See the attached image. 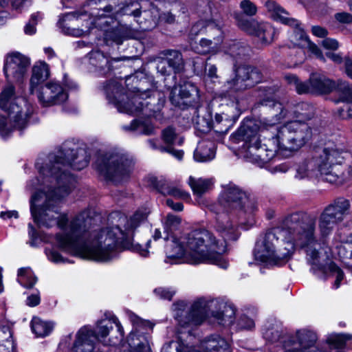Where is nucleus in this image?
Here are the masks:
<instances>
[{
	"label": "nucleus",
	"mask_w": 352,
	"mask_h": 352,
	"mask_svg": "<svg viewBox=\"0 0 352 352\" xmlns=\"http://www.w3.org/2000/svg\"><path fill=\"white\" fill-rule=\"evenodd\" d=\"M41 298L38 292L34 293L29 296L26 300V304L30 307H35L40 303Z\"/></svg>",
	"instance_id": "obj_52"
},
{
	"label": "nucleus",
	"mask_w": 352,
	"mask_h": 352,
	"mask_svg": "<svg viewBox=\"0 0 352 352\" xmlns=\"http://www.w3.org/2000/svg\"><path fill=\"white\" fill-rule=\"evenodd\" d=\"M28 233L29 236L32 239V241L30 242V244L33 245L34 241L36 239V232L32 224L28 225Z\"/></svg>",
	"instance_id": "obj_63"
},
{
	"label": "nucleus",
	"mask_w": 352,
	"mask_h": 352,
	"mask_svg": "<svg viewBox=\"0 0 352 352\" xmlns=\"http://www.w3.org/2000/svg\"><path fill=\"white\" fill-rule=\"evenodd\" d=\"M162 139L164 142L170 147L175 144L181 145L183 142V138H177L175 129L172 127H167L162 131Z\"/></svg>",
	"instance_id": "obj_39"
},
{
	"label": "nucleus",
	"mask_w": 352,
	"mask_h": 352,
	"mask_svg": "<svg viewBox=\"0 0 352 352\" xmlns=\"http://www.w3.org/2000/svg\"><path fill=\"white\" fill-rule=\"evenodd\" d=\"M166 204L168 206H169L171 209L175 210V211H182L183 210L184 206L181 202H176L175 203L172 199H168L166 200Z\"/></svg>",
	"instance_id": "obj_57"
},
{
	"label": "nucleus",
	"mask_w": 352,
	"mask_h": 352,
	"mask_svg": "<svg viewBox=\"0 0 352 352\" xmlns=\"http://www.w3.org/2000/svg\"><path fill=\"white\" fill-rule=\"evenodd\" d=\"M0 217L4 219H10L12 217L17 218L18 212L15 210L1 212L0 214Z\"/></svg>",
	"instance_id": "obj_62"
},
{
	"label": "nucleus",
	"mask_w": 352,
	"mask_h": 352,
	"mask_svg": "<svg viewBox=\"0 0 352 352\" xmlns=\"http://www.w3.org/2000/svg\"><path fill=\"white\" fill-rule=\"evenodd\" d=\"M126 14V8H123L113 10L111 6H108L102 10V13L99 14L95 24L104 31V36L107 41H111L118 45H120L126 38L127 28L117 21L118 16Z\"/></svg>",
	"instance_id": "obj_12"
},
{
	"label": "nucleus",
	"mask_w": 352,
	"mask_h": 352,
	"mask_svg": "<svg viewBox=\"0 0 352 352\" xmlns=\"http://www.w3.org/2000/svg\"><path fill=\"white\" fill-rule=\"evenodd\" d=\"M326 56L336 64H341L342 63H344V58L343 59L340 54L327 52Z\"/></svg>",
	"instance_id": "obj_56"
},
{
	"label": "nucleus",
	"mask_w": 352,
	"mask_h": 352,
	"mask_svg": "<svg viewBox=\"0 0 352 352\" xmlns=\"http://www.w3.org/2000/svg\"><path fill=\"white\" fill-rule=\"evenodd\" d=\"M216 146L212 141L201 140L194 152V159L199 162H206L215 157Z\"/></svg>",
	"instance_id": "obj_27"
},
{
	"label": "nucleus",
	"mask_w": 352,
	"mask_h": 352,
	"mask_svg": "<svg viewBox=\"0 0 352 352\" xmlns=\"http://www.w3.org/2000/svg\"><path fill=\"white\" fill-rule=\"evenodd\" d=\"M0 135L9 136L14 129L22 130L33 113L32 105L22 97H16L14 87L8 85L0 94Z\"/></svg>",
	"instance_id": "obj_8"
},
{
	"label": "nucleus",
	"mask_w": 352,
	"mask_h": 352,
	"mask_svg": "<svg viewBox=\"0 0 352 352\" xmlns=\"http://www.w3.org/2000/svg\"><path fill=\"white\" fill-rule=\"evenodd\" d=\"M316 334L307 329L297 331L296 337L285 342L284 352H320L316 345Z\"/></svg>",
	"instance_id": "obj_16"
},
{
	"label": "nucleus",
	"mask_w": 352,
	"mask_h": 352,
	"mask_svg": "<svg viewBox=\"0 0 352 352\" xmlns=\"http://www.w3.org/2000/svg\"><path fill=\"white\" fill-rule=\"evenodd\" d=\"M96 336L89 326L81 327L76 333L72 352H100L96 344Z\"/></svg>",
	"instance_id": "obj_21"
},
{
	"label": "nucleus",
	"mask_w": 352,
	"mask_h": 352,
	"mask_svg": "<svg viewBox=\"0 0 352 352\" xmlns=\"http://www.w3.org/2000/svg\"><path fill=\"white\" fill-rule=\"evenodd\" d=\"M289 169V166L287 164H282L275 167L276 172L285 173Z\"/></svg>",
	"instance_id": "obj_64"
},
{
	"label": "nucleus",
	"mask_w": 352,
	"mask_h": 352,
	"mask_svg": "<svg viewBox=\"0 0 352 352\" xmlns=\"http://www.w3.org/2000/svg\"><path fill=\"white\" fill-rule=\"evenodd\" d=\"M126 131L135 132L138 134L150 135L154 133L155 127L150 120L141 121L133 120L130 124L122 126Z\"/></svg>",
	"instance_id": "obj_29"
},
{
	"label": "nucleus",
	"mask_w": 352,
	"mask_h": 352,
	"mask_svg": "<svg viewBox=\"0 0 352 352\" xmlns=\"http://www.w3.org/2000/svg\"><path fill=\"white\" fill-rule=\"evenodd\" d=\"M199 98L198 89L190 82H185L174 87L170 94L171 103L182 109L197 102Z\"/></svg>",
	"instance_id": "obj_17"
},
{
	"label": "nucleus",
	"mask_w": 352,
	"mask_h": 352,
	"mask_svg": "<svg viewBox=\"0 0 352 352\" xmlns=\"http://www.w3.org/2000/svg\"><path fill=\"white\" fill-rule=\"evenodd\" d=\"M311 94H326L333 90L337 92L338 82L320 74H312L309 78Z\"/></svg>",
	"instance_id": "obj_24"
},
{
	"label": "nucleus",
	"mask_w": 352,
	"mask_h": 352,
	"mask_svg": "<svg viewBox=\"0 0 352 352\" xmlns=\"http://www.w3.org/2000/svg\"><path fill=\"white\" fill-rule=\"evenodd\" d=\"M263 334L266 340L272 341L278 336V332L270 329H263Z\"/></svg>",
	"instance_id": "obj_59"
},
{
	"label": "nucleus",
	"mask_w": 352,
	"mask_h": 352,
	"mask_svg": "<svg viewBox=\"0 0 352 352\" xmlns=\"http://www.w3.org/2000/svg\"><path fill=\"white\" fill-rule=\"evenodd\" d=\"M163 57L165 61H167L168 65L172 68L174 73L179 72L183 69V59L182 54L177 50H166L163 52Z\"/></svg>",
	"instance_id": "obj_31"
},
{
	"label": "nucleus",
	"mask_w": 352,
	"mask_h": 352,
	"mask_svg": "<svg viewBox=\"0 0 352 352\" xmlns=\"http://www.w3.org/2000/svg\"><path fill=\"white\" fill-rule=\"evenodd\" d=\"M347 339H349V338L346 335L337 334L328 338V342L329 344H333L336 348H340L344 344V341Z\"/></svg>",
	"instance_id": "obj_47"
},
{
	"label": "nucleus",
	"mask_w": 352,
	"mask_h": 352,
	"mask_svg": "<svg viewBox=\"0 0 352 352\" xmlns=\"http://www.w3.org/2000/svg\"><path fill=\"white\" fill-rule=\"evenodd\" d=\"M297 54L298 55V59L296 60V61L295 63L289 65H288L289 67H296L298 65H299V64H300L301 63L303 62V60L305 59V54H304V52H302V50L301 49H299L297 51Z\"/></svg>",
	"instance_id": "obj_61"
},
{
	"label": "nucleus",
	"mask_w": 352,
	"mask_h": 352,
	"mask_svg": "<svg viewBox=\"0 0 352 352\" xmlns=\"http://www.w3.org/2000/svg\"><path fill=\"white\" fill-rule=\"evenodd\" d=\"M241 114L238 101H232L230 105L226 104L223 111L217 113L213 120L216 131L219 133H227L236 123Z\"/></svg>",
	"instance_id": "obj_20"
},
{
	"label": "nucleus",
	"mask_w": 352,
	"mask_h": 352,
	"mask_svg": "<svg viewBox=\"0 0 352 352\" xmlns=\"http://www.w3.org/2000/svg\"><path fill=\"white\" fill-rule=\"evenodd\" d=\"M160 191L164 195H168L174 197L181 198L183 199H187L190 197L189 193L183 190L181 187L173 186L169 184L162 186L160 189Z\"/></svg>",
	"instance_id": "obj_37"
},
{
	"label": "nucleus",
	"mask_w": 352,
	"mask_h": 352,
	"mask_svg": "<svg viewBox=\"0 0 352 352\" xmlns=\"http://www.w3.org/2000/svg\"><path fill=\"white\" fill-rule=\"evenodd\" d=\"M322 47L327 50H336L339 47L338 42L333 38H327L321 41Z\"/></svg>",
	"instance_id": "obj_51"
},
{
	"label": "nucleus",
	"mask_w": 352,
	"mask_h": 352,
	"mask_svg": "<svg viewBox=\"0 0 352 352\" xmlns=\"http://www.w3.org/2000/svg\"><path fill=\"white\" fill-rule=\"evenodd\" d=\"M148 143L150 147L152 148L153 149H157L162 153H168L179 160H182L183 157L184 152L182 150H176L169 146H158L157 144V140H149L148 141Z\"/></svg>",
	"instance_id": "obj_40"
},
{
	"label": "nucleus",
	"mask_w": 352,
	"mask_h": 352,
	"mask_svg": "<svg viewBox=\"0 0 352 352\" xmlns=\"http://www.w3.org/2000/svg\"><path fill=\"white\" fill-rule=\"evenodd\" d=\"M350 208L351 203L349 200L344 197H338L326 206L324 210L331 215L333 218L341 223L349 214Z\"/></svg>",
	"instance_id": "obj_26"
},
{
	"label": "nucleus",
	"mask_w": 352,
	"mask_h": 352,
	"mask_svg": "<svg viewBox=\"0 0 352 352\" xmlns=\"http://www.w3.org/2000/svg\"><path fill=\"white\" fill-rule=\"evenodd\" d=\"M30 58L19 52L8 54L5 58L3 71L6 78L19 81L26 74Z\"/></svg>",
	"instance_id": "obj_18"
},
{
	"label": "nucleus",
	"mask_w": 352,
	"mask_h": 352,
	"mask_svg": "<svg viewBox=\"0 0 352 352\" xmlns=\"http://www.w3.org/2000/svg\"><path fill=\"white\" fill-rule=\"evenodd\" d=\"M239 27L249 34L257 36L263 43H270L275 35V30L269 23H259L254 20L238 19Z\"/></svg>",
	"instance_id": "obj_19"
},
{
	"label": "nucleus",
	"mask_w": 352,
	"mask_h": 352,
	"mask_svg": "<svg viewBox=\"0 0 352 352\" xmlns=\"http://www.w3.org/2000/svg\"><path fill=\"white\" fill-rule=\"evenodd\" d=\"M211 44V41L208 39H201L199 43V47H197V52L203 54L210 53L211 52L210 47Z\"/></svg>",
	"instance_id": "obj_50"
},
{
	"label": "nucleus",
	"mask_w": 352,
	"mask_h": 352,
	"mask_svg": "<svg viewBox=\"0 0 352 352\" xmlns=\"http://www.w3.org/2000/svg\"><path fill=\"white\" fill-rule=\"evenodd\" d=\"M107 98L119 112L131 115L142 114L145 117H153L161 121L162 108L165 103V96L157 89L146 91L124 93L121 85L116 80L109 82L104 88Z\"/></svg>",
	"instance_id": "obj_7"
},
{
	"label": "nucleus",
	"mask_w": 352,
	"mask_h": 352,
	"mask_svg": "<svg viewBox=\"0 0 352 352\" xmlns=\"http://www.w3.org/2000/svg\"><path fill=\"white\" fill-rule=\"evenodd\" d=\"M346 152L331 143L314 148L305 158L296 164L294 177L309 180L320 177L331 184L341 183L340 166Z\"/></svg>",
	"instance_id": "obj_6"
},
{
	"label": "nucleus",
	"mask_w": 352,
	"mask_h": 352,
	"mask_svg": "<svg viewBox=\"0 0 352 352\" xmlns=\"http://www.w3.org/2000/svg\"><path fill=\"white\" fill-rule=\"evenodd\" d=\"M338 99L334 100V102L338 101H349L352 102V85L346 81H338L337 86Z\"/></svg>",
	"instance_id": "obj_36"
},
{
	"label": "nucleus",
	"mask_w": 352,
	"mask_h": 352,
	"mask_svg": "<svg viewBox=\"0 0 352 352\" xmlns=\"http://www.w3.org/2000/svg\"><path fill=\"white\" fill-rule=\"evenodd\" d=\"M17 281L25 288H30L37 281L32 270L30 267H22L18 270Z\"/></svg>",
	"instance_id": "obj_35"
},
{
	"label": "nucleus",
	"mask_w": 352,
	"mask_h": 352,
	"mask_svg": "<svg viewBox=\"0 0 352 352\" xmlns=\"http://www.w3.org/2000/svg\"><path fill=\"white\" fill-rule=\"evenodd\" d=\"M346 241L352 244V233L348 236ZM337 248L338 254L343 259L344 263L347 267L352 269V250L348 252L342 245L338 246Z\"/></svg>",
	"instance_id": "obj_41"
},
{
	"label": "nucleus",
	"mask_w": 352,
	"mask_h": 352,
	"mask_svg": "<svg viewBox=\"0 0 352 352\" xmlns=\"http://www.w3.org/2000/svg\"><path fill=\"white\" fill-rule=\"evenodd\" d=\"M315 217L303 212L287 216L282 228H274L260 236L254 250L256 261L267 265H279L288 259L296 248L302 249L312 269L322 271L327 276L335 277L337 289L344 278L342 270L333 262H329L331 251L316 237Z\"/></svg>",
	"instance_id": "obj_2"
},
{
	"label": "nucleus",
	"mask_w": 352,
	"mask_h": 352,
	"mask_svg": "<svg viewBox=\"0 0 352 352\" xmlns=\"http://www.w3.org/2000/svg\"><path fill=\"white\" fill-rule=\"evenodd\" d=\"M155 294L162 299L170 300L175 294V291L169 288L159 287L154 290Z\"/></svg>",
	"instance_id": "obj_48"
},
{
	"label": "nucleus",
	"mask_w": 352,
	"mask_h": 352,
	"mask_svg": "<svg viewBox=\"0 0 352 352\" xmlns=\"http://www.w3.org/2000/svg\"><path fill=\"white\" fill-rule=\"evenodd\" d=\"M180 223L179 217L173 214H168L164 221V240L168 241L165 250L166 263H210L223 269L228 267V262L223 256L227 251L224 240L204 228L195 229L178 237L172 236Z\"/></svg>",
	"instance_id": "obj_4"
},
{
	"label": "nucleus",
	"mask_w": 352,
	"mask_h": 352,
	"mask_svg": "<svg viewBox=\"0 0 352 352\" xmlns=\"http://www.w3.org/2000/svg\"><path fill=\"white\" fill-rule=\"evenodd\" d=\"M214 26L215 24L212 21H208L206 23L204 21H199L192 27L190 32V35L192 36H195L204 30V28L212 29Z\"/></svg>",
	"instance_id": "obj_43"
},
{
	"label": "nucleus",
	"mask_w": 352,
	"mask_h": 352,
	"mask_svg": "<svg viewBox=\"0 0 352 352\" xmlns=\"http://www.w3.org/2000/svg\"><path fill=\"white\" fill-rule=\"evenodd\" d=\"M12 333L9 327H0V352H14Z\"/></svg>",
	"instance_id": "obj_32"
},
{
	"label": "nucleus",
	"mask_w": 352,
	"mask_h": 352,
	"mask_svg": "<svg viewBox=\"0 0 352 352\" xmlns=\"http://www.w3.org/2000/svg\"><path fill=\"white\" fill-rule=\"evenodd\" d=\"M261 80V74L256 68L250 66L239 67L235 72V77L228 80L224 85L227 92H236L254 86Z\"/></svg>",
	"instance_id": "obj_15"
},
{
	"label": "nucleus",
	"mask_w": 352,
	"mask_h": 352,
	"mask_svg": "<svg viewBox=\"0 0 352 352\" xmlns=\"http://www.w3.org/2000/svg\"><path fill=\"white\" fill-rule=\"evenodd\" d=\"M285 79L289 84H294L296 91L299 94H311V85L309 80L306 82H299L294 75H288L285 76Z\"/></svg>",
	"instance_id": "obj_38"
},
{
	"label": "nucleus",
	"mask_w": 352,
	"mask_h": 352,
	"mask_svg": "<svg viewBox=\"0 0 352 352\" xmlns=\"http://www.w3.org/2000/svg\"><path fill=\"white\" fill-rule=\"evenodd\" d=\"M188 184L191 187L194 194L201 195L212 188L213 182L211 179H195L190 176L188 179Z\"/></svg>",
	"instance_id": "obj_33"
},
{
	"label": "nucleus",
	"mask_w": 352,
	"mask_h": 352,
	"mask_svg": "<svg viewBox=\"0 0 352 352\" xmlns=\"http://www.w3.org/2000/svg\"><path fill=\"white\" fill-rule=\"evenodd\" d=\"M90 64L105 73L111 69L110 60L100 51L91 52L89 54Z\"/></svg>",
	"instance_id": "obj_34"
},
{
	"label": "nucleus",
	"mask_w": 352,
	"mask_h": 352,
	"mask_svg": "<svg viewBox=\"0 0 352 352\" xmlns=\"http://www.w3.org/2000/svg\"><path fill=\"white\" fill-rule=\"evenodd\" d=\"M344 69L346 75L352 79V60L348 57L344 58Z\"/></svg>",
	"instance_id": "obj_58"
},
{
	"label": "nucleus",
	"mask_w": 352,
	"mask_h": 352,
	"mask_svg": "<svg viewBox=\"0 0 352 352\" xmlns=\"http://www.w3.org/2000/svg\"><path fill=\"white\" fill-rule=\"evenodd\" d=\"M174 317L178 322L181 329L179 331L178 342H170L165 344L161 352H187L191 350L189 343H184L186 336L191 340L190 331L192 327L199 325L206 317L205 302L203 300L195 301L190 307L184 301H178L173 304Z\"/></svg>",
	"instance_id": "obj_9"
},
{
	"label": "nucleus",
	"mask_w": 352,
	"mask_h": 352,
	"mask_svg": "<svg viewBox=\"0 0 352 352\" xmlns=\"http://www.w3.org/2000/svg\"><path fill=\"white\" fill-rule=\"evenodd\" d=\"M76 85L65 76L63 82L50 80L35 91L39 104L43 107L60 105L68 99V91Z\"/></svg>",
	"instance_id": "obj_13"
},
{
	"label": "nucleus",
	"mask_w": 352,
	"mask_h": 352,
	"mask_svg": "<svg viewBox=\"0 0 352 352\" xmlns=\"http://www.w3.org/2000/svg\"><path fill=\"white\" fill-rule=\"evenodd\" d=\"M207 66L208 67V69H206L207 77L209 78L211 80L217 79L218 78L217 67L214 65H209Z\"/></svg>",
	"instance_id": "obj_53"
},
{
	"label": "nucleus",
	"mask_w": 352,
	"mask_h": 352,
	"mask_svg": "<svg viewBox=\"0 0 352 352\" xmlns=\"http://www.w3.org/2000/svg\"><path fill=\"white\" fill-rule=\"evenodd\" d=\"M265 105L272 106L271 120L265 119L259 126L256 121L245 119L231 137L233 142H243L241 148L243 157L260 166L273 159L278 151L298 150L312 135L311 129L305 120L313 117V107L301 104L296 111V118L300 120L274 128L287 117V111L278 102L265 101Z\"/></svg>",
	"instance_id": "obj_3"
},
{
	"label": "nucleus",
	"mask_w": 352,
	"mask_h": 352,
	"mask_svg": "<svg viewBox=\"0 0 352 352\" xmlns=\"http://www.w3.org/2000/svg\"><path fill=\"white\" fill-rule=\"evenodd\" d=\"M50 76L48 65L44 61L36 62L32 67V74L30 80V92L34 94L43 82Z\"/></svg>",
	"instance_id": "obj_25"
},
{
	"label": "nucleus",
	"mask_w": 352,
	"mask_h": 352,
	"mask_svg": "<svg viewBox=\"0 0 352 352\" xmlns=\"http://www.w3.org/2000/svg\"><path fill=\"white\" fill-rule=\"evenodd\" d=\"M313 34L318 37H324L327 34V31L320 26H314L312 28Z\"/></svg>",
	"instance_id": "obj_60"
},
{
	"label": "nucleus",
	"mask_w": 352,
	"mask_h": 352,
	"mask_svg": "<svg viewBox=\"0 0 352 352\" xmlns=\"http://www.w3.org/2000/svg\"><path fill=\"white\" fill-rule=\"evenodd\" d=\"M157 70L162 76H170L173 71L172 68L168 65L167 61H165L163 58L158 62Z\"/></svg>",
	"instance_id": "obj_49"
},
{
	"label": "nucleus",
	"mask_w": 352,
	"mask_h": 352,
	"mask_svg": "<svg viewBox=\"0 0 352 352\" xmlns=\"http://www.w3.org/2000/svg\"><path fill=\"white\" fill-rule=\"evenodd\" d=\"M342 102V107L337 110V115L341 119L352 118V102L349 101H338L337 103Z\"/></svg>",
	"instance_id": "obj_42"
},
{
	"label": "nucleus",
	"mask_w": 352,
	"mask_h": 352,
	"mask_svg": "<svg viewBox=\"0 0 352 352\" xmlns=\"http://www.w3.org/2000/svg\"><path fill=\"white\" fill-rule=\"evenodd\" d=\"M129 317L133 325V330L128 338L129 345L137 352H150L146 334L152 331L153 324L133 313H130Z\"/></svg>",
	"instance_id": "obj_14"
},
{
	"label": "nucleus",
	"mask_w": 352,
	"mask_h": 352,
	"mask_svg": "<svg viewBox=\"0 0 352 352\" xmlns=\"http://www.w3.org/2000/svg\"><path fill=\"white\" fill-rule=\"evenodd\" d=\"M41 19V16L39 14H34L32 15L29 22L26 24L24 28V32L26 34L32 35L35 33V26L39 19Z\"/></svg>",
	"instance_id": "obj_45"
},
{
	"label": "nucleus",
	"mask_w": 352,
	"mask_h": 352,
	"mask_svg": "<svg viewBox=\"0 0 352 352\" xmlns=\"http://www.w3.org/2000/svg\"><path fill=\"white\" fill-rule=\"evenodd\" d=\"M240 7L243 12L248 16H253L257 12L256 6L250 0H243L240 3Z\"/></svg>",
	"instance_id": "obj_46"
},
{
	"label": "nucleus",
	"mask_w": 352,
	"mask_h": 352,
	"mask_svg": "<svg viewBox=\"0 0 352 352\" xmlns=\"http://www.w3.org/2000/svg\"><path fill=\"white\" fill-rule=\"evenodd\" d=\"M245 49L244 47H240L238 45L234 44L230 50V54L234 57L237 56H241L243 54Z\"/></svg>",
	"instance_id": "obj_55"
},
{
	"label": "nucleus",
	"mask_w": 352,
	"mask_h": 352,
	"mask_svg": "<svg viewBox=\"0 0 352 352\" xmlns=\"http://www.w3.org/2000/svg\"><path fill=\"white\" fill-rule=\"evenodd\" d=\"M265 7L274 20L295 28L292 40L295 45L301 47H307L309 51L318 58L325 61L324 56L318 46L309 40L302 29L298 28L299 23L297 20L289 18L288 13L273 1H267L265 3Z\"/></svg>",
	"instance_id": "obj_11"
},
{
	"label": "nucleus",
	"mask_w": 352,
	"mask_h": 352,
	"mask_svg": "<svg viewBox=\"0 0 352 352\" xmlns=\"http://www.w3.org/2000/svg\"><path fill=\"white\" fill-rule=\"evenodd\" d=\"M336 19L340 22L347 23L352 21V16L346 12H341L336 14Z\"/></svg>",
	"instance_id": "obj_54"
},
{
	"label": "nucleus",
	"mask_w": 352,
	"mask_h": 352,
	"mask_svg": "<svg viewBox=\"0 0 352 352\" xmlns=\"http://www.w3.org/2000/svg\"><path fill=\"white\" fill-rule=\"evenodd\" d=\"M255 326L253 319L243 314L240 316L236 322V327L241 330H250Z\"/></svg>",
	"instance_id": "obj_44"
},
{
	"label": "nucleus",
	"mask_w": 352,
	"mask_h": 352,
	"mask_svg": "<svg viewBox=\"0 0 352 352\" xmlns=\"http://www.w3.org/2000/svg\"><path fill=\"white\" fill-rule=\"evenodd\" d=\"M210 210L216 214L214 228L226 242L236 240L239 225H244L257 205L254 197L233 183L223 186L217 203L212 204Z\"/></svg>",
	"instance_id": "obj_5"
},
{
	"label": "nucleus",
	"mask_w": 352,
	"mask_h": 352,
	"mask_svg": "<svg viewBox=\"0 0 352 352\" xmlns=\"http://www.w3.org/2000/svg\"><path fill=\"white\" fill-rule=\"evenodd\" d=\"M112 324H114L117 328V331L120 334V338L124 336V329L116 316L111 317L109 320H102L97 323L96 329L93 331L96 336V340L101 342L104 345H110L113 343L109 340L105 342L104 340L107 337L110 331L112 329Z\"/></svg>",
	"instance_id": "obj_23"
},
{
	"label": "nucleus",
	"mask_w": 352,
	"mask_h": 352,
	"mask_svg": "<svg viewBox=\"0 0 352 352\" xmlns=\"http://www.w3.org/2000/svg\"><path fill=\"white\" fill-rule=\"evenodd\" d=\"M339 223L324 210L318 218V229L321 237L324 238L331 234L335 226Z\"/></svg>",
	"instance_id": "obj_28"
},
{
	"label": "nucleus",
	"mask_w": 352,
	"mask_h": 352,
	"mask_svg": "<svg viewBox=\"0 0 352 352\" xmlns=\"http://www.w3.org/2000/svg\"><path fill=\"white\" fill-rule=\"evenodd\" d=\"M89 157L83 148L67 149L50 155L49 162L38 167V177L30 180L27 187L36 190L30 199L32 219L38 227L51 228L55 225L63 232L50 237L51 248H46L48 259L54 263H65L67 259L56 250L97 262H109L124 250H131L142 257L149 254L148 248L133 243L135 230L146 221L151 212L148 205L139 208L127 217L120 212L111 214L112 226L100 230L91 231V218L89 212L82 211L69 221L67 214L61 213L60 201L67 196L74 182L68 168L81 170L89 163ZM38 166V163L36 164Z\"/></svg>",
	"instance_id": "obj_1"
},
{
	"label": "nucleus",
	"mask_w": 352,
	"mask_h": 352,
	"mask_svg": "<svg viewBox=\"0 0 352 352\" xmlns=\"http://www.w3.org/2000/svg\"><path fill=\"white\" fill-rule=\"evenodd\" d=\"M31 329L36 337H45L53 330L54 324L52 322L45 321L39 317L34 316L31 321Z\"/></svg>",
	"instance_id": "obj_30"
},
{
	"label": "nucleus",
	"mask_w": 352,
	"mask_h": 352,
	"mask_svg": "<svg viewBox=\"0 0 352 352\" xmlns=\"http://www.w3.org/2000/svg\"><path fill=\"white\" fill-rule=\"evenodd\" d=\"M134 161L121 151H110L99 157L96 167L101 176L114 184L129 181L134 169Z\"/></svg>",
	"instance_id": "obj_10"
},
{
	"label": "nucleus",
	"mask_w": 352,
	"mask_h": 352,
	"mask_svg": "<svg viewBox=\"0 0 352 352\" xmlns=\"http://www.w3.org/2000/svg\"><path fill=\"white\" fill-rule=\"evenodd\" d=\"M210 307L218 309L212 310V314L220 324L230 325L233 323L236 309L232 304L214 300L210 302Z\"/></svg>",
	"instance_id": "obj_22"
}]
</instances>
